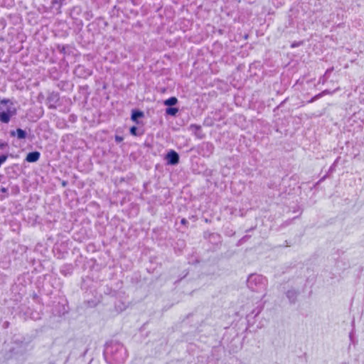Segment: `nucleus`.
I'll list each match as a JSON object with an SVG mask.
<instances>
[{
  "label": "nucleus",
  "mask_w": 364,
  "mask_h": 364,
  "mask_svg": "<svg viewBox=\"0 0 364 364\" xmlns=\"http://www.w3.org/2000/svg\"><path fill=\"white\" fill-rule=\"evenodd\" d=\"M332 70H333V69H328V70L326 71L325 74L323 75V82H325V80L327 79V77H328V74L332 71Z\"/></svg>",
  "instance_id": "nucleus-18"
},
{
  "label": "nucleus",
  "mask_w": 364,
  "mask_h": 364,
  "mask_svg": "<svg viewBox=\"0 0 364 364\" xmlns=\"http://www.w3.org/2000/svg\"><path fill=\"white\" fill-rule=\"evenodd\" d=\"M17 109L14 104L9 99H3L0 101V122L8 124L11 119L16 116Z\"/></svg>",
  "instance_id": "nucleus-4"
},
{
  "label": "nucleus",
  "mask_w": 364,
  "mask_h": 364,
  "mask_svg": "<svg viewBox=\"0 0 364 364\" xmlns=\"http://www.w3.org/2000/svg\"><path fill=\"white\" fill-rule=\"evenodd\" d=\"M267 287V279L262 275L252 274V292L256 291L258 295L255 297L257 306L256 309L252 311V314L257 315L261 312L264 307V302L262 299L265 295Z\"/></svg>",
  "instance_id": "nucleus-1"
},
{
  "label": "nucleus",
  "mask_w": 364,
  "mask_h": 364,
  "mask_svg": "<svg viewBox=\"0 0 364 364\" xmlns=\"http://www.w3.org/2000/svg\"><path fill=\"white\" fill-rule=\"evenodd\" d=\"M104 354L106 359L109 357L116 364L124 363L127 358L126 348L122 344L117 342L107 345Z\"/></svg>",
  "instance_id": "nucleus-2"
},
{
  "label": "nucleus",
  "mask_w": 364,
  "mask_h": 364,
  "mask_svg": "<svg viewBox=\"0 0 364 364\" xmlns=\"http://www.w3.org/2000/svg\"><path fill=\"white\" fill-rule=\"evenodd\" d=\"M10 134L12 136H14L16 135V136L18 139H26V137L27 136L26 132L20 128L17 129L16 132L11 131L10 132Z\"/></svg>",
  "instance_id": "nucleus-10"
},
{
  "label": "nucleus",
  "mask_w": 364,
  "mask_h": 364,
  "mask_svg": "<svg viewBox=\"0 0 364 364\" xmlns=\"http://www.w3.org/2000/svg\"><path fill=\"white\" fill-rule=\"evenodd\" d=\"M144 116V113L139 110H134L132 113L131 119L134 122H136L138 118L142 117Z\"/></svg>",
  "instance_id": "nucleus-13"
},
{
  "label": "nucleus",
  "mask_w": 364,
  "mask_h": 364,
  "mask_svg": "<svg viewBox=\"0 0 364 364\" xmlns=\"http://www.w3.org/2000/svg\"><path fill=\"white\" fill-rule=\"evenodd\" d=\"M186 222H187L186 220L184 218L181 220V223H183V224L186 223Z\"/></svg>",
  "instance_id": "nucleus-23"
},
{
  "label": "nucleus",
  "mask_w": 364,
  "mask_h": 364,
  "mask_svg": "<svg viewBox=\"0 0 364 364\" xmlns=\"http://www.w3.org/2000/svg\"><path fill=\"white\" fill-rule=\"evenodd\" d=\"M250 279V274L247 277V281Z\"/></svg>",
  "instance_id": "nucleus-24"
},
{
  "label": "nucleus",
  "mask_w": 364,
  "mask_h": 364,
  "mask_svg": "<svg viewBox=\"0 0 364 364\" xmlns=\"http://www.w3.org/2000/svg\"><path fill=\"white\" fill-rule=\"evenodd\" d=\"M178 112V109L176 107H168L166 109V113L168 115L175 116Z\"/></svg>",
  "instance_id": "nucleus-15"
},
{
  "label": "nucleus",
  "mask_w": 364,
  "mask_h": 364,
  "mask_svg": "<svg viewBox=\"0 0 364 364\" xmlns=\"http://www.w3.org/2000/svg\"><path fill=\"white\" fill-rule=\"evenodd\" d=\"M61 273H62V274H65V273H64V271H63V269L61 270Z\"/></svg>",
  "instance_id": "nucleus-25"
},
{
  "label": "nucleus",
  "mask_w": 364,
  "mask_h": 364,
  "mask_svg": "<svg viewBox=\"0 0 364 364\" xmlns=\"http://www.w3.org/2000/svg\"><path fill=\"white\" fill-rule=\"evenodd\" d=\"M137 127H132L130 128V133L132 135L136 136L137 135Z\"/></svg>",
  "instance_id": "nucleus-17"
},
{
  "label": "nucleus",
  "mask_w": 364,
  "mask_h": 364,
  "mask_svg": "<svg viewBox=\"0 0 364 364\" xmlns=\"http://www.w3.org/2000/svg\"><path fill=\"white\" fill-rule=\"evenodd\" d=\"M247 236H245V237H242V238L239 241V243H240V244H242V242L243 241H247Z\"/></svg>",
  "instance_id": "nucleus-21"
},
{
  "label": "nucleus",
  "mask_w": 364,
  "mask_h": 364,
  "mask_svg": "<svg viewBox=\"0 0 364 364\" xmlns=\"http://www.w3.org/2000/svg\"><path fill=\"white\" fill-rule=\"evenodd\" d=\"M63 0H53L52 4L54 6L55 4H59L61 5Z\"/></svg>",
  "instance_id": "nucleus-20"
},
{
  "label": "nucleus",
  "mask_w": 364,
  "mask_h": 364,
  "mask_svg": "<svg viewBox=\"0 0 364 364\" xmlns=\"http://www.w3.org/2000/svg\"><path fill=\"white\" fill-rule=\"evenodd\" d=\"M287 298L289 299L290 303H295L297 299V296L299 292L295 289L288 290L286 293Z\"/></svg>",
  "instance_id": "nucleus-9"
},
{
  "label": "nucleus",
  "mask_w": 364,
  "mask_h": 364,
  "mask_svg": "<svg viewBox=\"0 0 364 364\" xmlns=\"http://www.w3.org/2000/svg\"><path fill=\"white\" fill-rule=\"evenodd\" d=\"M114 139H115V141L117 143H120L121 141H123V137L121 136H119V135H116Z\"/></svg>",
  "instance_id": "nucleus-19"
},
{
  "label": "nucleus",
  "mask_w": 364,
  "mask_h": 364,
  "mask_svg": "<svg viewBox=\"0 0 364 364\" xmlns=\"http://www.w3.org/2000/svg\"><path fill=\"white\" fill-rule=\"evenodd\" d=\"M167 164L169 165H176L179 162V155L173 150H171L166 156Z\"/></svg>",
  "instance_id": "nucleus-5"
},
{
  "label": "nucleus",
  "mask_w": 364,
  "mask_h": 364,
  "mask_svg": "<svg viewBox=\"0 0 364 364\" xmlns=\"http://www.w3.org/2000/svg\"><path fill=\"white\" fill-rule=\"evenodd\" d=\"M60 100L59 95L58 93L52 92L47 97V104L50 109H55L56 104Z\"/></svg>",
  "instance_id": "nucleus-6"
},
{
  "label": "nucleus",
  "mask_w": 364,
  "mask_h": 364,
  "mask_svg": "<svg viewBox=\"0 0 364 364\" xmlns=\"http://www.w3.org/2000/svg\"><path fill=\"white\" fill-rule=\"evenodd\" d=\"M203 149L206 151L207 155L209 156L213 154L214 146L210 142H205L203 144Z\"/></svg>",
  "instance_id": "nucleus-12"
},
{
  "label": "nucleus",
  "mask_w": 364,
  "mask_h": 364,
  "mask_svg": "<svg viewBox=\"0 0 364 364\" xmlns=\"http://www.w3.org/2000/svg\"><path fill=\"white\" fill-rule=\"evenodd\" d=\"M29 343L15 341L11 346L8 349L5 353V358L6 360H19L31 350Z\"/></svg>",
  "instance_id": "nucleus-3"
},
{
  "label": "nucleus",
  "mask_w": 364,
  "mask_h": 364,
  "mask_svg": "<svg viewBox=\"0 0 364 364\" xmlns=\"http://www.w3.org/2000/svg\"><path fill=\"white\" fill-rule=\"evenodd\" d=\"M178 102V100L175 97H171L164 101V105L166 106H173L176 105Z\"/></svg>",
  "instance_id": "nucleus-14"
},
{
  "label": "nucleus",
  "mask_w": 364,
  "mask_h": 364,
  "mask_svg": "<svg viewBox=\"0 0 364 364\" xmlns=\"http://www.w3.org/2000/svg\"><path fill=\"white\" fill-rule=\"evenodd\" d=\"M75 73L78 75L79 77H85L87 75H90V73L89 71H87L86 73L85 72V68L83 66H81V65H78L75 70Z\"/></svg>",
  "instance_id": "nucleus-11"
},
{
  "label": "nucleus",
  "mask_w": 364,
  "mask_h": 364,
  "mask_svg": "<svg viewBox=\"0 0 364 364\" xmlns=\"http://www.w3.org/2000/svg\"><path fill=\"white\" fill-rule=\"evenodd\" d=\"M41 154L38 151H32L27 154L26 160L28 162H36L40 158Z\"/></svg>",
  "instance_id": "nucleus-8"
},
{
  "label": "nucleus",
  "mask_w": 364,
  "mask_h": 364,
  "mask_svg": "<svg viewBox=\"0 0 364 364\" xmlns=\"http://www.w3.org/2000/svg\"><path fill=\"white\" fill-rule=\"evenodd\" d=\"M330 92L327 90L321 92V93L316 95V96H314L310 101L309 102H313L314 101H315L316 100H318V98L321 97L322 96L326 95V94H329Z\"/></svg>",
  "instance_id": "nucleus-16"
},
{
  "label": "nucleus",
  "mask_w": 364,
  "mask_h": 364,
  "mask_svg": "<svg viewBox=\"0 0 364 364\" xmlns=\"http://www.w3.org/2000/svg\"><path fill=\"white\" fill-rule=\"evenodd\" d=\"M320 80H322V81L323 80V77L321 78H320Z\"/></svg>",
  "instance_id": "nucleus-26"
},
{
  "label": "nucleus",
  "mask_w": 364,
  "mask_h": 364,
  "mask_svg": "<svg viewBox=\"0 0 364 364\" xmlns=\"http://www.w3.org/2000/svg\"><path fill=\"white\" fill-rule=\"evenodd\" d=\"M188 129L198 139H203L205 136L200 125L192 124L189 126Z\"/></svg>",
  "instance_id": "nucleus-7"
},
{
  "label": "nucleus",
  "mask_w": 364,
  "mask_h": 364,
  "mask_svg": "<svg viewBox=\"0 0 364 364\" xmlns=\"http://www.w3.org/2000/svg\"><path fill=\"white\" fill-rule=\"evenodd\" d=\"M7 146V144L1 142L0 147L1 149H4L5 146Z\"/></svg>",
  "instance_id": "nucleus-22"
}]
</instances>
